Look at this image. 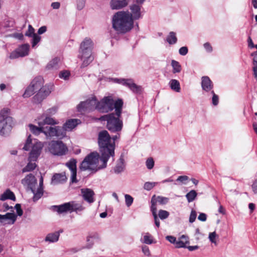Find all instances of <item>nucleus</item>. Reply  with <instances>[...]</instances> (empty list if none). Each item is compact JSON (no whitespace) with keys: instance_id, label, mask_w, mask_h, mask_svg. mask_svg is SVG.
Segmentation results:
<instances>
[{"instance_id":"f257e3e1","label":"nucleus","mask_w":257,"mask_h":257,"mask_svg":"<svg viewBox=\"0 0 257 257\" xmlns=\"http://www.w3.org/2000/svg\"><path fill=\"white\" fill-rule=\"evenodd\" d=\"M53 84L47 81H32L26 88L23 95L24 98H28L36 94L33 97V101L39 104L42 102L52 92Z\"/></svg>"},{"instance_id":"f03ea898","label":"nucleus","mask_w":257,"mask_h":257,"mask_svg":"<svg viewBox=\"0 0 257 257\" xmlns=\"http://www.w3.org/2000/svg\"><path fill=\"white\" fill-rule=\"evenodd\" d=\"M101 154L100 157L97 152H94L88 155L81 162L80 169L82 171L88 170L96 172L106 168L109 158Z\"/></svg>"},{"instance_id":"7ed1b4c3","label":"nucleus","mask_w":257,"mask_h":257,"mask_svg":"<svg viewBox=\"0 0 257 257\" xmlns=\"http://www.w3.org/2000/svg\"><path fill=\"white\" fill-rule=\"evenodd\" d=\"M134 22L131 20L128 12L119 11L112 17V28L118 33H125L131 30Z\"/></svg>"},{"instance_id":"20e7f679","label":"nucleus","mask_w":257,"mask_h":257,"mask_svg":"<svg viewBox=\"0 0 257 257\" xmlns=\"http://www.w3.org/2000/svg\"><path fill=\"white\" fill-rule=\"evenodd\" d=\"M93 42L89 38H85L81 43L79 50L78 58L82 61L81 67H85L90 64L94 59L92 55Z\"/></svg>"},{"instance_id":"39448f33","label":"nucleus","mask_w":257,"mask_h":257,"mask_svg":"<svg viewBox=\"0 0 257 257\" xmlns=\"http://www.w3.org/2000/svg\"><path fill=\"white\" fill-rule=\"evenodd\" d=\"M98 143L101 154L109 158L114 155L115 143L111 141L110 135L106 131H103L99 133Z\"/></svg>"},{"instance_id":"423d86ee","label":"nucleus","mask_w":257,"mask_h":257,"mask_svg":"<svg viewBox=\"0 0 257 257\" xmlns=\"http://www.w3.org/2000/svg\"><path fill=\"white\" fill-rule=\"evenodd\" d=\"M123 102L121 99L114 101L111 96L103 98L100 102H97V109L103 112L111 111L113 108L117 115H120Z\"/></svg>"},{"instance_id":"0eeeda50","label":"nucleus","mask_w":257,"mask_h":257,"mask_svg":"<svg viewBox=\"0 0 257 257\" xmlns=\"http://www.w3.org/2000/svg\"><path fill=\"white\" fill-rule=\"evenodd\" d=\"M44 143L37 140H33L31 136H28L23 149L30 151L29 158L31 161H37L41 154Z\"/></svg>"},{"instance_id":"6e6552de","label":"nucleus","mask_w":257,"mask_h":257,"mask_svg":"<svg viewBox=\"0 0 257 257\" xmlns=\"http://www.w3.org/2000/svg\"><path fill=\"white\" fill-rule=\"evenodd\" d=\"M22 184L28 189H30L33 194V200L36 201L39 200L43 194V190L42 187L43 184V178H41L39 186H38L37 182L35 177L32 174L26 176L22 180Z\"/></svg>"},{"instance_id":"1a4fd4ad","label":"nucleus","mask_w":257,"mask_h":257,"mask_svg":"<svg viewBox=\"0 0 257 257\" xmlns=\"http://www.w3.org/2000/svg\"><path fill=\"white\" fill-rule=\"evenodd\" d=\"M13 124L14 119L11 116V110L8 108L2 109L0 111V136L8 135Z\"/></svg>"},{"instance_id":"9d476101","label":"nucleus","mask_w":257,"mask_h":257,"mask_svg":"<svg viewBox=\"0 0 257 257\" xmlns=\"http://www.w3.org/2000/svg\"><path fill=\"white\" fill-rule=\"evenodd\" d=\"M120 115H117L115 114L110 113L101 117L102 120L107 121V127L111 132L115 133L120 132L122 127L123 123L122 120L119 119Z\"/></svg>"},{"instance_id":"9b49d317","label":"nucleus","mask_w":257,"mask_h":257,"mask_svg":"<svg viewBox=\"0 0 257 257\" xmlns=\"http://www.w3.org/2000/svg\"><path fill=\"white\" fill-rule=\"evenodd\" d=\"M80 120L78 119H70L66 121L62 127L59 126H53V128H57L56 135L54 137L59 139H63L66 137V132H70L73 130L79 123Z\"/></svg>"},{"instance_id":"f8f14e48","label":"nucleus","mask_w":257,"mask_h":257,"mask_svg":"<svg viewBox=\"0 0 257 257\" xmlns=\"http://www.w3.org/2000/svg\"><path fill=\"white\" fill-rule=\"evenodd\" d=\"M16 210L17 214L13 212H8L4 215L0 214V223L4 225L14 224L17 220V216H21L23 214V211L20 204H17L14 207Z\"/></svg>"},{"instance_id":"ddd939ff","label":"nucleus","mask_w":257,"mask_h":257,"mask_svg":"<svg viewBox=\"0 0 257 257\" xmlns=\"http://www.w3.org/2000/svg\"><path fill=\"white\" fill-rule=\"evenodd\" d=\"M31 132L35 135V136H39L41 133H43L46 136L47 139H49L51 137H54V135H56L57 128H53L52 126H36L32 124H29L28 125Z\"/></svg>"},{"instance_id":"4468645a","label":"nucleus","mask_w":257,"mask_h":257,"mask_svg":"<svg viewBox=\"0 0 257 257\" xmlns=\"http://www.w3.org/2000/svg\"><path fill=\"white\" fill-rule=\"evenodd\" d=\"M49 152L53 155L61 156L68 152L66 145L61 141H51L48 145Z\"/></svg>"},{"instance_id":"2eb2a0df","label":"nucleus","mask_w":257,"mask_h":257,"mask_svg":"<svg viewBox=\"0 0 257 257\" xmlns=\"http://www.w3.org/2000/svg\"><path fill=\"white\" fill-rule=\"evenodd\" d=\"M97 102L96 98L94 96L91 97L90 99L85 101L81 102L77 106L78 111L82 112L86 111H90L94 109H97L96 106Z\"/></svg>"},{"instance_id":"dca6fc26","label":"nucleus","mask_w":257,"mask_h":257,"mask_svg":"<svg viewBox=\"0 0 257 257\" xmlns=\"http://www.w3.org/2000/svg\"><path fill=\"white\" fill-rule=\"evenodd\" d=\"M37 120L38 125L43 126L45 124L54 125L59 123L58 120L44 113L38 117Z\"/></svg>"},{"instance_id":"f3484780","label":"nucleus","mask_w":257,"mask_h":257,"mask_svg":"<svg viewBox=\"0 0 257 257\" xmlns=\"http://www.w3.org/2000/svg\"><path fill=\"white\" fill-rule=\"evenodd\" d=\"M142 7L137 4H132L130 6V12L128 13L131 20L134 22V20L141 19L142 17Z\"/></svg>"},{"instance_id":"a211bd4d","label":"nucleus","mask_w":257,"mask_h":257,"mask_svg":"<svg viewBox=\"0 0 257 257\" xmlns=\"http://www.w3.org/2000/svg\"><path fill=\"white\" fill-rule=\"evenodd\" d=\"M131 0H110L109 6L112 10H118L126 7Z\"/></svg>"},{"instance_id":"6ab92c4d","label":"nucleus","mask_w":257,"mask_h":257,"mask_svg":"<svg viewBox=\"0 0 257 257\" xmlns=\"http://www.w3.org/2000/svg\"><path fill=\"white\" fill-rule=\"evenodd\" d=\"M81 193L83 199L89 203H92L94 201V193L91 189L89 188H82L81 189Z\"/></svg>"},{"instance_id":"aec40b11","label":"nucleus","mask_w":257,"mask_h":257,"mask_svg":"<svg viewBox=\"0 0 257 257\" xmlns=\"http://www.w3.org/2000/svg\"><path fill=\"white\" fill-rule=\"evenodd\" d=\"M66 166L71 171V179L72 182H76V161L75 159H71L66 163Z\"/></svg>"},{"instance_id":"412c9836","label":"nucleus","mask_w":257,"mask_h":257,"mask_svg":"<svg viewBox=\"0 0 257 257\" xmlns=\"http://www.w3.org/2000/svg\"><path fill=\"white\" fill-rule=\"evenodd\" d=\"M122 85L128 87L132 91L137 93H140L142 92L143 88L137 85L134 81H118Z\"/></svg>"},{"instance_id":"4be33fe9","label":"nucleus","mask_w":257,"mask_h":257,"mask_svg":"<svg viewBox=\"0 0 257 257\" xmlns=\"http://www.w3.org/2000/svg\"><path fill=\"white\" fill-rule=\"evenodd\" d=\"M69 204L70 212H75L76 213H78L85 209V207L83 205V202L71 201L69 202Z\"/></svg>"},{"instance_id":"5701e85b","label":"nucleus","mask_w":257,"mask_h":257,"mask_svg":"<svg viewBox=\"0 0 257 257\" xmlns=\"http://www.w3.org/2000/svg\"><path fill=\"white\" fill-rule=\"evenodd\" d=\"M67 180L65 173L55 174L52 178L51 183L55 185L65 182Z\"/></svg>"},{"instance_id":"b1692460","label":"nucleus","mask_w":257,"mask_h":257,"mask_svg":"<svg viewBox=\"0 0 257 257\" xmlns=\"http://www.w3.org/2000/svg\"><path fill=\"white\" fill-rule=\"evenodd\" d=\"M60 59L58 58H55L50 61L46 66V70H55L59 68V63Z\"/></svg>"},{"instance_id":"393cba45","label":"nucleus","mask_w":257,"mask_h":257,"mask_svg":"<svg viewBox=\"0 0 257 257\" xmlns=\"http://www.w3.org/2000/svg\"><path fill=\"white\" fill-rule=\"evenodd\" d=\"M124 160L123 158L120 157L117 161L116 164L113 169V170L115 174H119L124 171Z\"/></svg>"},{"instance_id":"a878e982","label":"nucleus","mask_w":257,"mask_h":257,"mask_svg":"<svg viewBox=\"0 0 257 257\" xmlns=\"http://www.w3.org/2000/svg\"><path fill=\"white\" fill-rule=\"evenodd\" d=\"M7 199H11L13 201H15L16 200L14 193L9 189H7L3 193L0 194L1 200L5 201Z\"/></svg>"},{"instance_id":"bb28decb","label":"nucleus","mask_w":257,"mask_h":257,"mask_svg":"<svg viewBox=\"0 0 257 257\" xmlns=\"http://www.w3.org/2000/svg\"><path fill=\"white\" fill-rule=\"evenodd\" d=\"M59 236L60 234L58 232L50 233L47 235L45 241L50 243L56 242L59 240Z\"/></svg>"},{"instance_id":"cd10ccee","label":"nucleus","mask_w":257,"mask_h":257,"mask_svg":"<svg viewBox=\"0 0 257 257\" xmlns=\"http://www.w3.org/2000/svg\"><path fill=\"white\" fill-rule=\"evenodd\" d=\"M98 238V235L96 233H91L88 234L86 237V241L87 242L86 247L90 248L94 244V240Z\"/></svg>"},{"instance_id":"c85d7f7f","label":"nucleus","mask_w":257,"mask_h":257,"mask_svg":"<svg viewBox=\"0 0 257 257\" xmlns=\"http://www.w3.org/2000/svg\"><path fill=\"white\" fill-rule=\"evenodd\" d=\"M189 243L188 237L182 235L176 242V247L178 248L186 247V245Z\"/></svg>"},{"instance_id":"c756f323","label":"nucleus","mask_w":257,"mask_h":257,"mask_svg":"<svg viewBox=\"0 0 257 257\" xmlns=\"http://www.w3.org/2000/svg\"><path fill=\"white\" fill-rule=\"evenodd\" d=\"M140 241L141 242L147 244H151L155 243L154 241L153 237L149 232L144 233L143 237L141 238Z\"/></svg>"},{"instance_id":"7c9ffc66","label":"nucleus","mask_w":257,"mask_h":257,"mask_svg":"<svg viewBox=\"0 0 257 257\" xmlns=\"http://www.w3.org/2000/svg\"><path fill=\"white\" fill-rule=\"evenodd\" d=\"M28 163L25 167L22 169V172H30L33 171L37 167L36 162L37 161H31L28 157Z\"/></svg>"},{"instance_id":"2f4dec72","label":"nucleus","mask_w":257,"mask_h":257,"mask_svg":"<svg viewBox=\"0 0 257 257\" xmlns=\"http://www.w3.org/2000/svg\"><path fill=\"white\" fill-rule=\"evenodd\" d=\"M54 207L59 213H62L67 211L70 212L69 202L64 203L59 206H54Z\"/></svg>"},{"instance_id":"473e14b6","label":"nucleus","mask_w":257,"mask_h":257,"mask_svg":"<svg viewBox=\"0 0 257 257\" xmlns=\"http://www.w3.org/2000/svg\"><path fill=\"white\" fill-rule=\"evenodd\" d=\"M29 45L28 44L23 45L17 49L21 57H24L28 55L29 53Z\"/></svg>"},{"instance_id":"72a5a7b5","label":"nucleus","mask_w":257,"mask_h":257,"mask_svg":"<svg viewBox=\"0 0 257 257\" xmlns=\"http://www.w3.org/2000/svg\"><path fill=\"white\" fill-rule=\"evenodd\" d=\"M218 238L219 236L215 231L210 232L209 233L208 239L212 243L217 245Z\"/></svg>"},{"instance_id":"f704fd0d","label":"nucleus","mask_w":257,"mask_h":257,"mask_svg":"<svg viewBox=\"0 0 257 257\" xmlns=\"http://www.w3.org/2000/svg\"><path fill=\"white\" fill-rule=\"evenodd\" d=\"M167 41L170 45L176 44L177 41L176 33L173 32H170L169 35L167 37Z\"/></svg>"},{"instance_id":"c9c22d12","label":"nucleus","mask_w":257,"mask_h":257,"mask_svg":"<svg viewBox=\"0 0 257 257\" xmlns=\"http://www.w3.org/2000/svg\"><path fill=\"white\" fill-rule=\"evenodd\" d=\"M197 193L196 191L194 190H191L186 195V197L188 202H191L195 200L197 197Z\"/></svg>"},{"instance_id":"e433bc0d","label":"nucleus","mask_w":257,"mask_h":257,"mask_svg":"<svg viewBox=\"0 0 257 257\" xmlns=\"http://www.w3.org/2000/svg\"><path fill=\"white\" fill-rule=\"evenodd\" d=\"M201 86L203 90L208 92L213 88L212 81H202Z\"/></svg>"},{"instance_id":"4c0bfd02","label":"nucleus","mask_w":257,"mask_h":257,"mask_svg":"<svg viewBox=\"0 0 257 257\" xmlns=\"http://www.w3.org/2000/svg\"><path fill=\"white\" fill-rule=\"evenodd\" d=\"M169 86L173 91L177 92L180 91L181 88L179 81H170Z\"/></svg>"},{"instance_id":"58836bf2","label":"nucleus","mask_w":257,"mask_h":257,"mask_svg":"<svg viewBox=\"0 0 257 257\" xmlns=\"http://www.w3.org/2000/svg\"><path fill=\"white\" fill-rule=\"evenodd\" d=\"M152 197H155V200L156 203H159L161 204H166L169 201V198L165 197L163 196H156L154 195Z\"/></svg>"},{"instance_id":"ea45409f","label":"nucleus","mask_w":257,"mask_h":257,"mask_svg":"<svg viewBox=\"0 0 257 257\" xmlns=\"http://www.w3.org/2000/svg\"><path fill=\"white\" fill-rule=\"evenodd\" d=\"M171 65L174 72H179L181 71V67L178 61L174 60H172Z\"/></svg>"},{"instance_id":"a19ab883","label":"nucleus","mask_w":257,"mask_h":257,"mask_svg":"<svg viewBox=\"0 0 257 257\" xmlns=\"http://www.w3.org/2000/svg\"><path fill=\"white\" fill-rule=\"evenodd\" d=\"M70 73L68 70H62L59 73V77L61 79L67 80L69 79Z\"/></svg>"},{"instance_id":"79ce46f5","label":"nucleus","mask_w":257,"mask_h":257,"mask_svg":"<svg viewBox=\"0 0 257 257\" xmlns=\"http://www.w3.org/2000/svg\"><path fill=\"white\" fill-rule=\"evenodd\" d=\"M157 182H146L144 185V189L147 191H150L156 185Z\"/></svg>"},{"instance_id":"37998d69","label":"nucleus","mask_w":257,"mask_h":257,"mask_svg":"<svg viewBox=\"0 0 257 257\" xmlns=\"http://www.w3.org/2000/svg\"><path fill=\"white\" fill-rule=\"evenodd\" d=\"M155 197H152L151 199V210L152 212L153 216L157 215V207L156 201L155 200Z\"/></svg>"},{"instance_id":"c03bdc74","label":"nucleus","mask_w":257,"mask_h":257,"mask_svg":"<svg viewBox=\"0 0 257 257\" xmlns=\"http://www.w3.org/2000/svg\"><path fill=\"white\" fill-rule=\"evenodd\" d=\"M169 216V213L167 211L164 210H160L158 213L159 217L162 219H165L167 218Z\"/></svg>"},{"instance_id":"a18cd8bd","label":"nucleus","mask_w":257,"mask_h":257,"mask_svg":"<svg viewBox=\"0 0 257 257\" xmlns=\"http://www.w3.org/2000/svg\"><path fill=\"white\" fill-rule=\"evenodd\" d=\"M125 198V202L127 207H130L132 205L133 203L134 199L133 198L128 194H125L124 195Z\"/></svg>"},{"instance_id":"49530a36","label":"nucleus","mask_w":257,"mask_h":257,"mask_svg":"<svg viewBox=\"0 0 257 257\" xmlns=\"http://www.w3.org/2000/svg\"><path fill=\"white\" fill-rule=\"evenodd\" d=\"M57 109V107L53 106L48 109L44 113L47 114V115L51 116L56 113Z\"/></svg>"},{"instance_id":"de8ad7c7","label":"nucleus","mask_w":257,"mask_h":257,"mask_svg":"<svg viewBox=\"0 0 257 257\" xmlns=\"http://www.w3.org/2000/svg\"><path fill=\"white\" fill-rule=\"evenodd\" d=\"M32 37V47H34L40 41L41 37L37 34H35Z\"/></svg>"},{"instance_id":"09e8293b","label":"nucleus","mask_w":257,"mask_h":257,"mask_svg":"<svg viewBox=\"0 0 257 257\" xmlns=\"http://www.w3.org/2000/svg\"><path fill=\"white\" fill-rule=\"evenodd\" d=\"M154 161L153 158H148L146 162V165L148 169H152L154 166Z\"/></svg>"},{"instance_id":"8fccbe9b","label":"nucleus","mask_w":257,"mask_h":257,"mask_svg":"<svg viewBox=\"0 0 257 257\" xmlns=\"http://www.w3.org/2000/svg\"><path fill=\"white\" fill-rule=\"evenodd\" d=\"M34 32V29L31 25H29L28 26V29L25 33V35L28 37H32L34 35L36 34Z\"/></svg>"},{"instance_id":"3c124183","label":"nucleus","mask_w":257,"mask_h":257,"mask_svg":"<svg viewBox=\"0 0 257 257\" xmlns=\"http://www.w3.org/2000/svg\"><path fill=\"white\" fill-rule=\"evenodd\" d=\"M253 75L255 79L257 80V56L253 58Z\"/></svg>"},{"instance_id":"603ef678","label":"nucleus","mask_w":257,"mask_h":257,"mask_svg":"<svg viewBox=\"0 0 257 257\" xmlns=\"http://www.w3.org/2000/svg\"><path fill=\"white\" fill-rule=\"evenodd\" d=\"M85 2L86 0H76V6L78 10H81L84 8Z\"/></svg>"},{"instance_id":"864d4df0","label":"nucleus","mask_w":257,"mask_h":257,"mask_svg":"<svg viewBox=\"0 0 257 257\" xmlns=\"http://www.w3.org/2000/svg\"><path fill=\"white\" fill-rule=\"evenodd\" d=\"M189 180V177L187 176H180L177 179V181L186 184Z\"/></svg>"},{"instance_id":"5fc2aeb1","label":"nucleus","mask_w":257,"mask_h":257,"mask_svg":"<svg viewBox=\"0 0 257 257\" xmlns=\"http://www.w3.org/2000/svg\"><path fill=\"white\" fill-rule=\"evenodd\" d=\"M197 216V213L196 211L194 210H192L191 212L190 217H189V222L190 223H193L195 221L196 218Z\"/></svg>"},{"instance_id":"6e6d98bb","label":"nucleus","mask_w":257,"mask_h":257,"mask_svg":"<svg viewBox=\"0 0 257 257\" xmlns=\"http://www.w3.org/2000/svg\"><path fill=\"white\" fill-rule=\"evenodd\" d=\"M142 252H143V253L145 255L148 256H150L151 253H150V249H149V248L148 246H147L146 245H143L142 246Z\"/></svg>"},{"instance_id":"4d7b16f0","label":"nucleus","mask_w":257,"mask_h":257,"mask_svg":"<svg viewBox=\"0 0 257 257\" xmlns=\"http://www.w3.org/2000/svg\"><path fill=\"white\" fill-rule=\"evenodd\" d=\"M20 57H21V56H20V54L19 53V52L18 51V50L16 49L15 51L12 52L10 54L9 58L11 59H14L18 58Z\"/></svg>"},{"instance_id":"13d9d810","label":"nucleus","mask_w":257,"mask_h":257,"mask_svg":"<svg viewBox=\"0 0 257 257\" xmlns=\"http://www.w3.org/2000/svg\"><path fill=\"white\" fill-rule=\"evenodd\" d=\"M188 49L186 46L182 47L179 50V53L180 55L182 56L186 55L188 53Z\"/></svg>"},{"instance_id":"bf43d9fd","label":"nucleus","mask_w":257,"mask_h":257,"mask_svg":"<svg viewBox=\"0 0 257 257\" xmlns=\"http://www.w3.org/2000/svg\"><path fill=\"white\" fill-rule=\"evenodd\" d=\"M212 93H213V96L212 98V103L214 105H217L218 103V97L214 93L213 91H212Z\"/></svg>"},{"instance_id":"052dcab7","label":"nucleus","mask_w":257,"mask_h":257,"mask_svg":"<svg viewBox=\"0 0 257 257\" xmlns=\"http://www.w3.org/2000/svg\"><path fill=\"white\" fill-rule=\"evenodd\" d=\"M203 46L207 52L210 53L212 51V47L210 43L208 42L205 43L204 44Z\"/></svg>"},{"instance_id":"680f3d73","label":"nucleus","mask_w":257,"mask_h":257,"mask_svg":"<svg viewBox=\"0 0 257 257\" xmlns=\"http://www.w3.org/2000/svg\"><path fill=\"white\" fill-rule=\"evenodd\" d=\"M166 239L171 243L176 244L177 241L176 237L173 236L168 235L166 237Z\"/></svg>"},{"instance_id":"e2e57ef3","label":"nucleus","mask_w":257,"mask_h":257,"mask_svg":"<svg viewBox=\"0 0 257 257\" xmlns=\"http://www.w3.org/2000/svg\"><path fill=\"white\" fill-rule=\"evenodd\" d=\"M198 219L201 221H205L206 220V215L204 213H201L198 217Z\"/></svg>"},{"instance_id":"0e129e2a","label":"nucleus","mask_w":257,"mask_h":257,"mask_svg":"<svg viewBox=\"0 0 257 257\" xmlns=\"http://www.w3.org/2000/svg\"><path fill=\"white\" fill-rule=\"evenodd\" d=\"M46 30H47L46 27L42 26L38 29V33L39 35H41V34L44 33L45 32H46Z\"/></svg>"},{"instance_id":"69168bd1","label":"nucleus","mask_w":257,"mask_h":257,"mask_svg":"<svg viewBox=\"0 0 257 257\" xmlns=\"http://www.w3.org/2000/svg\"><path fill=\"white\" fill-rule=\"evenodd\" d=\"M51 7L54 9H58L60 7V4L59 2H53L51 4Z\"/></svg>"},{"instance_id":"338daca9","label":"nucleus","mask_w":257,"mask_h":257,"mask_svg":"<svg viewBox=\"0 0 257 257\" xmlns=\"http://www.w3.org/2000/svg\"><path fill=\"white\" fill-rule=\"evenodd\" d=\"M14 38L21 40L23 38V35L22 33H15L13 35Z\"/></svg>"},{"instance_id":"774afa93","label":"nucleus","mask_w":257,"mask_h":257,"mask_svg":"<svg viewBox=\"0 0 257 257\" xmlns=\"http://www.w3.org/2000/svg\"><path fill=\"white\" fill-rule=\"evenodd\" d=\"M252 190L254 193H257V181L253 182L252 185Z\"/></svg>"}]
</instances>
